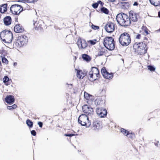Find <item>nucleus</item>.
<instances>
[{
  "label": "nucleus",
  "instance_id": "1",
  "mask_svg": "<svg viewBox=\"0 0 160 160\" xmlns=\"http://www.w3.org/2000/svg\"><path fill=\"white\" fill-rule=\"evenodd\" d=\"M84 114L80 115L78 118V122L82 126L86 128L89 127L91 125V122L89 120V117L93 115V111H84Z\"/></svg>",
  "mask_w": 160,
  "mask_h": 160
},
{
  "label": "nucleus",
  "instance_id": "2",
  "mask_svg": "<svg viewBox=\"0 0 160 160\" xmlns=\"http://www.w3.org/2000/svg\"><path fill=\"white\" fill-rule=\"evenodd\" d=\"M118 23L122 26L129 25L131 23V20L128 16L125 14L120 13L118 14L116 17Z\"/></svg>",
  "mask_w": 160,
  "mask_h": 160
},
{
  "label": "nucleus",
  "instance_id": "3",
  "mask_svg": "<svg viewBox=\"0 0 160 160\" xmlns=\"http://www.w3.org/2000/svg\"><path fill=\"white\" fill-rule=\"evenodd\" d=\"M12 32L7 30L2 31L0 34V37L3 43L6 44L11 43L12 40Z\"/></svg>",
  "mask_w": 160,
  "mask_h": 160
},
{
  "label": "nucleus",
  "instance_id": "4",
  "mask_svg": "<svg viewBox=\"0 0 160 160\" xmlns=\"http://www.w3.org/2000/svg\"><path fill=\"white\" fill-rule=\"evenodd\" d=\"M146 45L142 42H136L133 46L135 51L137 52L140 54H144L146 53L147 48H146Z\"/></svg>",
  "mask_w": 160,
  "mask_h": 160
},
{
  "label": "nucleus",
  "instance_id": "5",
  "mask_svg": "<svg viewBox=\"0 0 160 160\" xmlns=\"http://www.w3.org/2000/svg\"><path fill=\"white\" fill-rule=\"evenodd\" d=\"M103 44L106 48L109 50H113L115 48L114 40L112 37H106L104 40Z\"/></svg>",
  "mask_w": 160,
  "mask_h": 160
},
{
  "label": "nucleus",
  "instance_id": "6",
  "mask_svg": "<svg viewBox=\"0 0 160 160\" xmlns=\"http://www.w3.org/2000/svg\"><path fill=\"white\" fill-rule=\"evenodd\" d=\"M99 72L97 68L92 67L90 71L89 72L88 78L90 81H93L99 78Z\"/></svg>",
  "mask_w": 160,
  "mask_h": 160
},
{
  "label": "nucleus",
  "instance_id": "7",
  "mask_svg": "<svg viewBox=\"0 0 160 160\" xmlns=\"http://www.w3.org/2000/svg\"><path fill=\"white\" fill-rule=\"evenodd\" d=\"M119 42L122 46H127L131 42V38L128 34L124 33L122 34L119 38Z\"/></svg>",
  "mask_w": 160,
  "mask_h": 160
},
{
  "label": "nucleus",
  "instance_id": "8",
  "mask_svg": "<svg viewBox=\"0 0 160 160\" xmlns=\"http://www.w3.org/2000/svg\"><path fill=\"white\" fill-rule=\"evenodd\" d=\"M10 9L13 14L16 15L19 14L23 11V8L21 6L16 4L12 5Z\"/></svg>",
  "mask_w": 160,
  "mask_h": 160
},
{
  "label": "nucleus",
  "instance_id": "9",
  "mask_svg": "<svg viewBox=\"0 0 160 160\" xmlns=\"http://www.w3.org/2000/svg\"><path fill=\"white\" fill-rule=\"evenodd\" d=\"M102 127V122L98 119H95L93 120L91 126V128L94 131L98 130Z\"/></svg>",
  "mask_w": 160,
  "mask_h": 160
},
{
  "label": "nucleus",
  "instance_id": "10",
  "mask_svg": "<svg viewBox=\"0 0 160 160\" xmlns=\"http://www.w3.org/2000/svg\"><path fill=\"white\" fill-rule=\"evenodd\" d=\"M115 24L112 22H108L104 27L106 31L108 33H112L115 30Z\"/></svg>",
  "mask_w": 160,
  "mask_h": 160
},
{
  "label": "nucleus",
  "instance_id": "11",
  "mask_svg": "<svg viewBox=\"0 0 160 160\" xmlns=\"http://www.w3.org/2000/svg\"><path fill=\"white\" fill-rule=\"evenodd\" d=\"M28 38L25 35H22L18 37V42L20 46H22L27 44L28 42Z\"/></svg>",
  "mask_w": 160,
  "mask_h": 160
},
{
  "label": "nucleus",
  "instance_id": "12",
  "mask_svg": "<svg viewBox=\"0 0 160 160\" xmlns=\"http://www.w3.org/2000/svg\"><path fill=\"white\" fill-rule=\"evenodd\" d=\"M77 43L79 48L81 49H85L88 46L86 41L80 38L78 39Z\"/></svg>",
  "mask_w": 160,
  "mask_h": 160
},
{
  "label": "nucleus",
  "instance_id": "13",
  "mask_svg": "<svg viewBox=\"0 0 160 160\" xmlns=\"http://www.w3.org/2000/svg\"><path fill=\"white\" fill-rule=\"evenodd\" d=\"M130 20H131L133 22L136 21L138 19V15L135 12L131 11L129 12Z\"/></svg>",
  "mask_w": 160,
  "mask_h": 160
},
{
  "label": "nucleus",
  "instance_id": "14",
  "mask_svg": "<svg viewBox=\"0 0 160 160\" xmlns=\"http://www.w3.org/2000/svg\"><path fill=\"white\" fill-rule=\"evenodd\" d=\"M24 30L23 28L20 24H16L14 27V31L17 33L22 32Z\"/></svg>",
  "mask_w": 160,
  "mask_h": 160
},
{
  "label": "nucleus",
  "instance_id": "15",
  "mask_svg": "<svg viewBox=\"0 0 160 160\" xmlns=\"http://www.w3.org/2000/svg\"><path fill=\"white\" fill-rule=\"evenodd\" d=\"M6 102L8 103H10L14 102V97L12 95L7 96L5 99Z\"/></svg>",
  "mask_w": 160,
  "mask_h": 160
},
{
  "label": "nucleus",
  "instance_id": "16",
  "mask_svg": "<svg viewBox=\"0 0 160 160\" xmlns=\"http://www.w3.org/2000/svg\"><path fill=\"white\" fill-rule=\"evenodd\" d=\"M107 111H96L97 113L101 118L105 117L107 114Z\"/></svg>",
  "mask_w": 160,
  "mask_h": 160
},
{
  "label": "nucleus",
  "instance_id": "17",
  "mask_svg": "<svg viewBox=\"0 0 160 160\" xmlns=\"http://www.w3.org/2000/svg\"><path fill=\"white\" fill-rule=\"evenodd\" d=\"M3 22L7 26L10 25L11 23V18L10 16H7L3 19Z\"/></svg>",
  "mask_w": 160,
  "mask_h": 160
},
{
  "label": "nucleus",
  "instance_id": "18",
  "mask_svg": "<svg viewBox=\"0 0 160 160\" xmlns=\"http://www.w3.org/2000/svg\"><path fill=\"white\" fill-rule=\"evenodd\" d=\"M86 74L81 70H77V77L79 79H82L85 76Z\"/></svg>",
  "mask_w": 160,
  "mask_h": 160
},
{
  "label": "nucleus",
  "instance_id": "19",
  "mask_svg": "<svg viewBox=\"0 0 160 160\" xmlns=\"http://www.w3.org/2000/svg\"><path fill=\"white\" fill-rule=\"evenodd\" d=\"M7 10V4H3L0 7V12L2 13H4Z\"/></svg>",
  "mask_w": 160,
  "mask_h": 160
},
{
  "label": "nucleus",
  "instance_id": "20",
  "mask_svg": "<svg viewBox=\"0 0 160 160\" xmlns=\"http://www.w3.org/2000/svg\"><path fill=\"white\" fill-rule=\"evenodd\" d=\"M105 52V49L104 48L100 47L98 50V55L101 56L103 55Z\"/></svg>",
  "mask_w": 160,
  "mask_h": 160
},
{
  "label": "nucleus",
  "instance_id": "21",
  "mask_svg": "<svg viewBox=\"0 0 160 160\" xmlns=\"http://www.w3.org/2000/svg\"><path fill=\"white\" fill-rule=\"evenodd\" d=\"M151 4L155 6L160 5V0H149Z\"/></svg>",
  "mask_w": 160,
  "mask_h": 160
},
{
  "label": "nucleus",
  "instance_id": "22",
  "mask_svg": "<svg viewBox=\"0 0 160 160\" xmlns=\"http://www.w3.org/2000/svg\"><path fill=\"white\" fill-rule=\"evenodd\" d=\"M104 78L107 79H110L112 78L113 77V75L112 73H109L108 72H105L103 75Z\"/></svg>",
  "mask_w": 160,
  "mask_h": 160
},
{
  "label": "nucleus",
  "instance_id": "23",
  "mask_svg": "<svg viewBox=\"0 0 160 160\" xmlns=\"http://www.w3.org/2000/svg\"><path fill=\"white\" fill-rule=\"evenodd\" d=\"M26 123L29 128H31L32 127L33 125V123L29 119H28L26 120Z\"/></svg>",
  "mask_w": 160,
  "mask_h": 160
},
{
  "label": "nucleus",
  "instance_id": "24",
  "mask_svg": "<svg viewBox=\"0 0 160 160\" xmlns=\"http://www.w3.org/2000/svg\"><path fill=\"white\" fill-rule=\"evenodd\" d=\"M82 110H86L87 109H93L90 106H89V105H86V104L82 106Z\"/></svg>",
  "mask_w": 160,
  "mask_h": 160
},
{
  "label": "nucleus",
  "instance_id": "25",
  "mask_svg": "<svg viewBox=\"0 0 160 160\" xmlns=\"http://www.w3.org/2000/svg\"><path fill=\"white\" fill-rule=\"evenodd\" d=\"M121 132L125 136H128L129 131L123 128L121 129Z\"/></svg>",
  "mask_w": 160,
  "mask_h": 160
},
{
  "label": "nucleus",
  "instance_id": "26",
  "mask_svg": "<svg viewBox=\"0 0 160 160\" xmlns=\"http://www.w3.org/2000/svg\"><path fill=\"white\" fill-rule=\"evenodd\" d=\"M101 102H102V100L101 98H98L95 101V104L96 105H99Z\"/></svg>",
  "mask_w": 160,
  "mask_h": 160
},
{
  "label": "nucleus",
  "instance_id": "27",
  "mask_svg": "<svg viewBox=\"0 0 160 160\" xmlns=\"http://www.w3.org/2000/svg\"><path fill=\"white\" fill-rule=\"evenodd\" d=\"M96 42L97 40L95 39L92 40H89L88 41V43H90L91 45H95L96 43Z\"/></svg>",
  "mask_w": 160,
  "mask_h": 160
},
{
  "label": "nucleus",
  "instance_id": "28",
  "mask_svg": "<svg viewBox=\"0 0 160 160\" xmlns=\"http://www.w3.org/2000/svg\"><path fill=\"white\" fill-rule=\"evenodd\" d=\"M101 11L103 13L106 14H108V10L105 8L102 7L101 8Z\"/></svg>",
  "mask_w": 160,
  "mask_h": 160
},
{
  "label": "nucleus",
  "instance_id": "29",
  "mask_svg": "<svg viewBox=\"0 0 160 160\" xmlns=\"http://www.w3.org/2000/svg\"><path fill=\"white\" fill-rule=\"evenodd\" d=\"M90 96V94H88V93L85 92H84V96L85 98L86 99H89Z\"/></svg>",
  "mask_w": 160,
  "mask_h": 160
},
{
  "label": "nucleus",
  "instance_id": "30",
  "mask_svg": "<svg viewBox=\"0 0 160 160\" xmlns=\"http://www.w3.org/2000/svg\"><path fill=\"white\" fill-rule=\"evenodd\" d=\"M17 107V105L15 104H14L12 106H8L7 108V109L10 110L12 109H16Z\"/></svg>",
  "mask_w": 160,
  "mask_h": 160
},
{
  "label": "nucleus",
  "instance_id": "31",
  "mask_svg": "<svg viewBox=\"0 0 160 160\" xmlns=\"http://www.w3.org/2000/svg\"><path fill=\"white\" fill-rule=\"evenodd\" d=\"M127 136L128 138H129L131 139H132L135 137V135L134 133L132 132L129 133V132Z\"/></svg>",
  "mask_w": 160,
  "mask_h": 160
},
{
  "label": "nucleus",
  "instance_id": "32",
  "mask_svg": "<svg viewBox=\"0 0 160 160\" xmlns=\"http://www.w3.org/2000/svg\"><path fill=\"white\" fill-rule=\"evenodd\" d=\"M148 69L150 71H154L155 70V68L153 66L151 65H148L147 66Z\"/></svg>",
  "mask_w": 160,
  "mask_h": 160
},
{
  "label": "nucleus",
  "instance_id": "33",
  "mask_svg": "<svg viewBox=\"0 0 160 160\" xmlns=\"http://www.w3.org/2000/svg\"><path fill=\"white\" fill-rule=\"evenodd\" d=\"M82 58L85 60L88 61L90 60L89 57L86 54H84L82 56Z\"/></svg>",
  "mask_w": 160,
  "mask_h": 160
},
{
  "label": "nucleus",
  "instance_id": "34",
  "mask_svg": "<svg viewBox=\"0 0 160 160\" xmlns=\"http://www.w3.org/2000/svg\"><path fill=\"white\" fill-rule=\"evenodd\" d=\"M2 62L3 63H4L6 64H8V60L5 58H2Z\"/></svg>",
  "mask_w": 160,
  "mask_h": 160
},
{
  "label": "nucleus",
  "instance_id": "35",
  "mask_svg": "<svg viewBox=\"0 0 160 160\" xmlns=\"http://www.w3.org/2000/svg\"><path fill=\"white\" fill-rule=\"evenodd\" d=\"M9 78L7 76H5L3 79V82L5 83L9 81Z\"/></svg>",
  "mask_w": 160,
  "mask_h": 160
},
{
  "label": "nucleus",
  "instance_id": "36",
  "mask_svg": "<svg viewBox=\"0 0 160 160\" xmlns=\"http://www.w3.org/2000/svg\"><path fill=\"white\" fill-rule=\"evenodd\" d=\"M107 72V71H106V69L104 68H102L101 70V72L102 73L103 76V75H104V74Z\"/></svg>",
  "mask_w": 160,
  "mask_h": 160
},
{
  "label": "nucleus",
  "instance_id": "37",
  "mask_svg": "<svg viewBox=\"0 0 160 160\" xmlns=\"http://www.w3.org/2000/svg\"><path fill=\"white\" fill-rule=\"evenodd\" d=\"M92 28L94 30H97L99 28V27L98 26H95L92 24L91 26Z\"/></svg>",
  "mask_w": 160,
  "mask_h": 160
},
{
  "label": "nucleus",
  "instance_id": "38",
  "mask_svg": "<svg viewBox=\"0 0 160 160\" xmlns=\"http://www.w3.org/2000/svg\"><path fill=\"white\" fill-rule=\"evenodd\" d=\"M65 136H68V137H71L72 136H74L77 135V134H65Z\"/></svg>",
  "mask_w": 160,
  "mask_h": 160
},
{
  "label": "nucleus",
  "instance_id": "39",
  "mask_svg": "<svg viewBox=\"0 0 160 160\" xmlns=\"http://www.w3.org/2000/svg\"><path fill=\"white\" fill-rule=\"evenodd\" d=\"M92 6L94 8H96L98 7V3H93L92 5Z\"/></svg>",
  "mask_w": 160,
  "mask_h": 160
},
{
  "label": "nucleus",
  "instance_id": "40",
  "mask_svg": "<svg viewBox=\"0 0 160 160\" xmlns=\"http://www.w3.org/2000/svg\"><path fill=\"white\" fill-rule=\"evenodd\" d=\"M31 133L32 135L35 136L36 135V132L35 130H32L31 131Z\"/></svg>",
  "mask_w": 160,
  "mask_h": 160
},
{
  "label": "nucleus",
  "instance_id": "41",
  "mask_svg": "<svg viewBox=\"0 0 160 160\" xmlns=\"http://www.w3.org/2000/svg\"><path fill=\"white\" fill-rule=\"evenodd\" d=\"M135 38L136 39H139L140 38H141V35L140 34H137L135 36Z\"/></svg>",
  "mask_w": 160,
  "mask_h": 160
},
{
  "label": "nucleus",
  "instance_id": "42",
  "mask_svg": "<svg viewBox=\"0 0 160 160\" xmlns=\"http://www.w3.org/2000/svg\"><path fill=\"white\" fill-rule=\"evenodd\" d=\"M26 2L30 3H33L34 2V0H26Z\"/></svg>",
  "mask_w": 160,
  "mask_h": 160
},
{
  "label": "nucleus",
  "instance_id": "43",
  "mask_svg": "<svg viewBox=\"0 0 160 160\" xmlns=\"http://www.w3.org/2000/svg\"><path fill=\"white\" fill-rule=\"evenodd\" d=\"M89 99L92 101H93L94 100V97L92 95H90Z\"/></svg>",
  "mask_w": 160,
  "mask_h": 160
},
{
  "label": "nucleus",
  "instance_id": "44",
  "mask_svg": "<svg viewBox=\"0 0 160 160\" xmlns=\"http://www.w3.org/2000/svg\"><path fill=\"white\" fill-rule=\"evenodd\" d=\"M38 124L40 128H42V123L41 122H38Z\"/></svg>",
  "mask_w": 160,
  "mask_h": 160
},
{
  "label": "nucleus",
  "instance_id": "45",
  "mask_svg": "<svg viewBox=\"0 0 160 160\" xmlns=\"http://www.w3.org/2000/svg\"><path fill=\"white\" fill-rule=\"evenodd\" d=\"M17 64H18L17 62H14L13 63V65L14 67H15L17 66Z\"/></svg>",
  "mask_w": 160,
  "mask_h": 160
},
{
  "label": "nucleus",
  "instance_id": "46",
  "mask_svg": "<svg viewBox=\"0 0 160 160\" xmlns=\"http://www.w3.org/2000/svg\"><path fill=\"white\" fill-rule=\"evenodd\" d=\"M138 4V3L137 2H135L133 4L134 6H137Z\"/></svg>",
  "mask_w": 160,
  "mask_h": 160
},
{
  "label": "nucleus",
  "instance_id": "47",
  "mask_svg": "<svg viewBox=\"0 0 160 160\" xmlns=\"http://www.w3.org/2000/svg\"><path fill=\"white\" fill-rule=\"evenodd\" d=\"M109 1V2H115L116 0H108Z\"/></svg>",
  "mask_w": 160,
  "mask_h": 160
},
{
  "label": "nucleus",
  "instance_id": "48",
  "mask_svg": "<svg viewBox=\"0 0 160 160\" xmlns=\"http://www.w3.org/2000/svg\"><path fill=\"white\" fill-rule=\"evenodd\" d=\"M97 3H98V4H102V2L101 1H98V2Z\"/></svg>",
  "mask_w": 160,
  "mask_h": 160
},
{
  "label": "nucleus",
  "instance_id": "49",
  "mask_svg": "<svg viewBox=\"0 0 160 160\" xmlns=\"http://www.w3.org/2000/svg\"><path fill=\"white\" fill-rule=\"evenodd\" d=\"M158 17L160 18V12H158Z\"/></svg>",
  "mask_w": 160,
  "mask_h": 160
},
{
  "label": "nucleus",
  "instance_id": "50",
  "mask_svg": "<svg viewBox=\"0 0 160 160\" xmlns=\"http://www.w3.org/2000/svg\"><path fill=\"white\" fill-rule=\"evenodd\" d=\"M145 32L146 33V34H148V31H147V30H145Z\"/></svg>",
  "mask_w": 160,
  "mask_h": 160
},
{
  "label": "nucleus",
  "instance_id": "51",
  "mask_svg": "<svg viewBox=\"0 0 160 160\" xmlns=\"http://www.w3.org/2000/svg\"><path fill=\"white\" fill-rule=\"evenodd\" d=\"M36 23V22H35L34 21H33V25H35V24Z\"/></svg>",
  "mask_w": 160,
  "mask_h": 160
},
{
  "label": "nucleus",
  "instance_id": "52",
  "mask_svg": "<svg viewBox=\"0 0 160 160\" xmlns=\"http://www.w3.org/2000/svg\"><path fill=\"white\" fill-rule=\"evenodd\" d=\"M7 48H8L9 49H10V48L8 47H7Z\"/></svg>",
  "mask_w": 160,
  "mask_h": 160
},
{
  "label": "nucleus",
  "instance_id": "53",
  "mask_svg": "<svg viewBox=\"0 0 160 160\" xmlns=\"http://www.w3.org/2000/svg\"><path fill=\"white\" fill-rule=\"evenodd\" d=\"M1 61H0V66L1 65Z\"/></svg>",
  "mask_w": 160,
  "mask_h": 160
},
{
  "label": "nucleus",
  "instance_id": "54",
  "mask_svg": "<svg viewBox=\"0 0 160 160\" xmlns=\"http://www.w3.org/2000/svg\"><path fill=\"white\" fill-rule=\"evenodd\" d=\"M89 101H88V102H87V103H88V102H89Z\"/></svg>",
  "mask_w": 160,
  "mask_h": 160
}]
</instances>
